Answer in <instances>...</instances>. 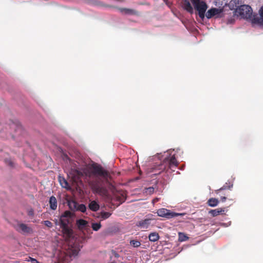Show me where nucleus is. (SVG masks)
I'll list each match as a JSON object with an SVG mask.
<instances>
[{"label": "nucleus", "instance_id": "obj_1", "mask_svg": "<svg viewBox=\"0 0 263 263\" xmlns=\"http://www.w3.org/2000/svg\"><path fill=\"white\" fill-rule=\"evenodd\" d=\"M73 180L78 181L84 176L88 177L87 182L92 192L102 196H106L107 191L102 185L101 181L99 177L107 179L109 174L107 171L97 163H93L90 165L85 168L83 171L77 169H72L70 173Z\"/></svg>", "mask_w": 263, "mask_h": 263}, {"label": "nucleus", "instance_id": "obj_2", "mask_svg": "<svg viewBox=\"0 0 263 263\" xmlns=\"http://www.w3.org/2000/svg\"><path fill=\"white\" fill-rule=\"evenodd\" d=\"M74 221V214L69 211H65L60 216L59 226L63 237L68 239L73 235L72 223Z\"/></svg>", "mask_w": 263, "mask_h": 263}, {"label": "nucleus", "instance_id": "obj_3", "mask_svg": "<svg viewBox=\"0 0 263 263\" xmlns=\"http://www.w3.org/2000/svg\"><path fill=\"white\" fill-rule=\"evenodd\" d=\"M178 165V162L174 155L171 157H166L161 164L153 167L151 172L154 173V175H156L168 168L173 170L174 167H177Z\"/></svg>", "mask_w": 263, "mask_h": 263}, {"label": "nucleus", "instance_id": "obj_4", "mask_svg": "<svg viewBox=\"0 0 263 263\" xmlns=\"http://www.w3.org/2000/svg\"><path fill=\"white\" fill-rule=\"evenodd\" d=\"M235 13L239 15L241 17L246 20H249L253 23V19L255 15H253L252 10L250 6L248 5H241L238 8H236Z\"/></svg>", "mask_w": 263, "mask_h": 263}, {"label": "nucleus", "instance_id": "obj_5", "mask_svg": "<svg viewBox=\"0 0 263 263\" xmlns=\"http://www.w3.org/2000/svg\"><path fill=\"white\" fill-rule=\"evenodd\" d=\"M194 9L197 11L199 16L203 19L205 16V13L208 8V5L204 1L200 0H191Z\"/></svg>", "mask_w": 263, "mask_h": 263}, {"label": "nucleus", "instance_id": "obj_6", "mask_svg": "<svg viewBox=\"0 0 263 263\" xmlns=\"http://www.w3.org/2000/svg\"><path fill=\"white\" fill-rule=\"evenodd\" d=\"M157 213L159 216L165 217L168 219L183 215L182 214L171 212V211L164 208L158 210Z\"/></svg>", "mask_w": 263, "mask_h": 263}, {"label": "nucleus", "instance_id": "obj_7", "mask_svg": "<svg viewBox=\"0 0 263 263\" xmlns=\"http://www.w3.org/2000/svg\"><path fill=\"white\" fill-rule=\"evenodd\" d=\"M15 228L17 232L24 234H30L33 232L32 229L24 223H19L15 226Z\"/></svg>", "mask_w": 263, "mask_h": 263}, {"label": "nucleus", "instance_id": "obj_8", "mask_svg": "<svg viewBox=\"0 0 263 263\" xmlns=\"http://www.w3.org/2000/svg\"><path fill=\"white\" fill-rule=\"evenodd\" d=\"M223 11V9L212 8L209 9L206 13L205 16L208 18H211L214 16L217 17Z\"/></svg>", "mask_w": 263, "mask_h": 263}, {"label": "nucleus", "instance_id": "obj_9", "mask_svg": "<svg viewBox=\"0 0 263 263\" xmlns=\"http://www.w3.org/2000/svg\"><path fill=\"white\" fill-rule=\"evenodd\" d=\"M118 10L121 13H122V14H124L136 15V16H139L140 14V13L139 11H138L137 10L134 9L126 8H119Z\"/></svg>", "mask_w": 263, "mask_h": 263}, {"label": "nucleus", "instance_id": "obj_10", "mask_svg": "<svg viewBox=\"0 0 263 263\" xmlns=\"http://www.w3.org/2000/svg\"><path fill=\"white\" fill-rule=\"evenodd\" d=\"M258 12L260 17H258L257 14H255V17L253 19V24L263 26V6L261 7Z\"/></svg>", "mask_w": 263, "mask_h": 263}, {"label": "nucleus", "instance_id": "obj_11", "mask_svg": "<svg viewBox=\"0 0 263 263\" xmlns=\"http://www.w3.org/2000/svg\"><path fill=\"white\" fill-rule=\"evenodd\" d=\"M182 7L187 12L190 14H193L194 12V9L192 7L191 3L188 0H184L182 2Z\"/></svg>", "mask_w": 263, "mask_h": 263}, {"label": "nucleus", "instance_id": "obj_12", "mask_svg": "<svg viewBox=\"0 0 263 263\" xmlns=\"http://www.w3.org/2000/svg\"><path fill=\"white\" fill-rule=\"evenodd\" d=\"M150 221L151 219L149 218L142 220L138 222L136 226L140 227L141 229H147L151 224Z\"/></svg>", "mask_w": 263, "mask_h": 263}, {"label": "nucleus", "instance_id": "obj_13", "mask_svg": "<svg viewBox=\"0 0 263 263\" xmlns=\"http://www.w3.org/2000/svg\"><path fill=\"white\" fill-rule=\"evenodd\" d=\"M49 204L51 210H55L57 209L58 202L57 200L54 196H52L50 197Z\"/></svg>", "mask_w": 263, "mask_h": 263}, {"label": "nucleus", "instance_id": "obj_14", "mask_svg": "<svg viewBox=\"0 0 263 263\" xmlns=\"http://www.w3.org/2000/svg\"><path fill=\"white\" fill-rule=\"evenodd\" d=\"M225 208H218L214 210H211L209 211V213L213 217L217 216L222 213L224 212Z\"/></svg>", "mask_w": 263, "mask_h": 263}, {"label": "nucleus", "instance_id": "obj_15", "mask_svg": "<svg viewBox=\"0 0 263 263\" xmlns=\"http://www.w3.org/2000/svg\"><path fill=\"white\" fill-rule=\"evenodd\" d=\"M76 224L79 230H83L87 226L88 222L87 221L81 219L77 220Z\"/></svg>", "mask_w": 263, "mask_h": 263}, {"label": "nucleus", "instance_id": "obj_16", "mask_svg": "<svg viewBox=\"0 0 263 263\" xmlns=\"http://www.w3.org/2000/svg\"><path fill=\"white\" fill-rule=\"evenodd\" d=\"M89 208L93 211H97L99 209L100 206L96 201H91L89 205Z\"/></svg>", "mask_w": 263, "mask_h": 263}, {"label": "nucleus", "instance_id": "obj_17", "mask_svg": "<svg viewBox=\"0 0 263 263\" xmlns=\"http://www.w3.org/2000/svg\"><path fill=\"white\" fill-rule=\"evenodd\" d=\"M207 203L209 206L214 207L218 204L219 200L216 198H211L208 200Z\"/></svg>", "mask_w": 263, "mask_h": 263}, {"label": "nucleus", "instance_id": "obj_18", "mask_svg": "<svg viewBox=\"0 0 263 263\" xmlns=\"http://www.w3.org/2000/svg\"><path fill=\"white\" fill-rule=\"evenodd\" d=\"M159 235L157 232H153L149 234L148 238L149 241L155 242L159 239Z\"/></svg>", "mask_w": 263, "mask_h": 263}, {"label": "nucleus", "instance_id": "obj_19", "mask_svg": "<svg viewBox=\"0 0 263 263\" xmlns=\"http://www.w3.org/2000/svg\"><path fill=\"white\" fill-rule=\"evenodd\" d=\"M111 215V214L110 212L102 211L100 213L98 217L101 220H105L109 218Z\"/></svg>", "mask_w": 263, "mask_h": 263}, {"label": "nucleus", "instance_id": "obj_20", "mask_svg": "<svg viewBox=\"0 0 263 263\" xmlns=\"http://www.w3.org/2000/svg\"><path fill=\"white\" fill-rule=\"evenodd\" d=\"M239 0H231L229 3V6L231 9H235L238 7Z\"/></svg>", "mask_w": 263, "mask_h": 263}, {"label": "nucleus", "instance_id": "obj_21", "mask_svg": "<svg viewBox=\"0 0 263 263\" xmlns=\"http://www.w3.org/2000/svg\"><path fill=\"white\" fill-rule=\"evenodd\" d=\"M178 239L180 241H185L189 239V237L187 236L184 233L179 232L178 233Z\"/></svg>", "mask_w": 263, "mask_h": 263}, {"label": "nucleus", "instance_id": "obj_22", "mask_svg": "<svg viewBox=\"0 0 263 263\" xmlns=\"http://www.w3.org/2000/svg\"><path fill=\"white\" fill-rule=\"evenodd\" d=\"M78 203L74 201H69L68 202V206L71 210H76Z\"/></svg>", "mask_w": 263, "mask_h": 263}, {"label": "nucleus", "instance_id": "obj_23", "mask_svg": "<svg viewBox=\"0 0 263 263\" xmlns=\"http://www.w3.org/2000/svg\"><path fill=\"white\" fill-rule=\"evenodd\" d=\"M79 250L77 249H72L69 251V257H76L79 253Z\"/></svg>", "mask_w": 263, "mask_h": 263}, {"label": "nucleus", "instance_id": "obj_24", "mask_svg": "<svg viewBox=\"0 0 263 263\" xmlns=\"http://www.w3.org/2000/svg\"><path fill=\"white\" fill-rule=\"evenodd\" d=\"M59 181L62 187L66 188L68 186V183L64 178H62L60 177Z\"/></svg>", "mask_w": 263, "mask_h": 263}, {"label": "nucleus", "instance_id": "obj_25", "mask_svg": "<svg viewBox=\"0 0 263 263\" xmlns=\"http://www.w3.org/2000/svg\"><path fill=\"white\" fill-rule=\"evenodd\" d=\"M86 210V206L83 204H78L77 206V211H81L83 213H84Z\"/></svg>", "mask_w": 263, "mask_h": 263}, {"label": "nucleus", "instance_id": "obj_26", "mask_svg": "<svg viewBox=\"0 0 263 263\" xmlns=\"http://www.w3.org/2000/svg\"><path fill=\"white\" fill-rule=\"evenodd\" d=\"M130 244L134 247L137 248L140 246L141 243L139 241L137 240H132L130 241Z\"/></svg>", "mask_w": 263, "mask_h": 263}, {"label": "nucleus", "instance_id": "obj_27", "mask_svg": "<svg viewBox=\"0 0 263 263\" xmlns=\"http://www.w3.org/2000/svg\"><path fill=\"white\" fill-rule=\"evenodd\" d=\"M101 227L100 223H93L92 224V228L95 231H98Z\"/></svg>", "mask_w": 263, "mask_h": 263}, {"label": "nucleus", "instance_id": "obj_28", "mask_svg": "<svg viewBox=\"0 0 263 263\" xmlns=\"http://www.w3.org/2000/svg\"><path fill=\"white\" fill-rule=\"evenodd\" d=\"M233 186V184H229L228 185L227 183H226L224 185H223V186L222 187H221L219 190H218L217 191H216V193L218 194V192L221 191V190H226V189H230L231 187H232Z\"/></svg>", "mask_w": 263, "mask_h": 263}, {"label": "nucleus", "instance_id": "obj_29", "mask_svg": "<svg viewBox=\"0 0 263 263\" xmlns=\"http://www.w3.org/2000/svg\"><path fill=\"white\" fill-rule=\"evenodd\" d=\"M155 189L153 187H149L145 189V192L149 194H152L154 192Z\"/></svg>", "mask_w": 263, "mask_h": 263}, {"label": "nucleus", "instance_id": "obj_30", "mask_svg": "<svg viewBox=\"0 0 263 263\" xmlns=\"http://www.w3.org/2000/svg\"><path fill=\"white\" fill-rule=\"evenodd\" d=\"M44 224L48 228H51L52 227V223L49 220H45L44 221Z\"/></svg>", "mask_w": 263, "mask_h": 263}, {"label": "nucleus", "instance_id": "obj_31", "mask_svg": "<svg viewBox=\"0 0 263 263\" xmlns=\"http://www.w3.org/2000/svg\"><path fill=\"white\" fill-rule=\"evenodd\" d=\"M28 261H30L32 263H40L36 259L29 257Z\"/></svg>", "mask_w": 263, "mask_h": 263}, {"label": "nucleus", "instance_id": "obj_32", "mask_svg": "<svg viewBox=\"0 0 263 263\" xmlns=\"http://www.w3.org/2000/svg\"><path fill=\"white\" fill-rule=\"evenodd\" d=\"M234 22V19L231 18L230 19L228 20L227 24H233Z\"/></svg>", "mask_w": 263, "mask_h": 263}, {"label": "nucleus", "instance_id": "obj_33", "mask_svg": "<svg viewBox=\"0 0 263 263\" xmlns=\"http://www.w3.org/2000/svg\"><path fill=\"white\" fill-rule=\"evenodd\" d=\"M227 198L225 196L221 197L220 198V200L222 202H224L226 200Z\"/></svg>", "mask_w": 263, "mask_h": 263}, {"label": "nucleus", "instance_id": "obj_34", "mask_svg": "<svg viewBox=\"0 0 263 263\" xmlns=\"http://www.w3.org/2000/svg\"><path fill=\"white\" fill-rule=\"evenodd\" d=\"M159 200V199L158 198H155L153 200V203H155L158 202Z\"/></svg>", "mask_w": 263, "mask_h": 263}, {"label": "nucleus", "instance_id": "obj_35", "mask_svg": "<svg viewBox=\"0 0 263 263\" xmlns=\"http://www.w3.org/2000/svg\"><path fill=\"white\" fill-rule=\"evenodd\" d=\"M54 221L55 224L56 225H59V221H58L57 219H55Z\"/></svg>", "mask_w": 263, "mask_h": 263}, {"label": "nucleus", "instance_id": "obj_36", "mask_svg": "<svg viewBox=\"0 0 263 263\" xmlns=\"http://www.w3.org/2000/svg\"><path fill=\"white\" fill-rule=\"evenodd\" d=\"M12 126H16L17 128H21L20 126L17 124H13Z\"/></svg>", "mask_w": 263, "mask_h": 263}, {"label": "nucleus", "instance_id": "obj_37", "mask_svg": "<svg viewBox=\"0 0 263 263\" xmlns=\"http://www.w3.org/2000/svg\"><path fill=\"white\" fill-rule=\"evenodd\" d=\"M9 165L11 166H13V162L11 161H9Z\"/></svg>", "mask_w": 263, "mask_h": 263}, {"label": "nucleus", "instance_id": "obj_38", "mask_svg": "<svg viewBox=\"0 0 263 263\" xmlns=\"http://www.w3.org/2000/svg\"><path fill=\"white\" fill-rule=\"evenodd\" d=\"M115 257H119V256L117 253H115Z\"/></svg>", "mask_w": 263, "mask_h": 263}]
</instances>
